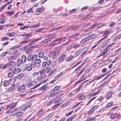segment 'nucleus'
Listing matches in <instances>:
<instances>
[{"label":"nucleus","instance_id":"nucleus-1","mask_svg":"<svg viewBox=\"0 0 121 121\" xmlns=\"http://www.w3.org/2000/svg\"><path fill=\"white\" fill-rule=\"evenodd\" d=\"M41 84V83H40L31 88L32 89H35V90H37L38 92H39V94H41L43 93L41 87L38 88V87L40 86Z\"/></svg>","mask_w":121,"mask_h":121},{"label":"nucleus","instance_id":"nucleus-2","mask_svg":"<svg viewBox=\"0 0 121 121\" xmlns=\"http://www.w3.org/2000/svg\"><path fill=\"white\" fill-rule=\"evenodd\" d=\"M66 56L65 55L62 54L59 56L58 60V61L59 63H61L63 61L65 60V58Z\"/></svg>","mask_w":121,"mask_h":121},{"label":"nucleus","instance_id":"nucleus-3","mask_svg":"<svg viewBox=\"0 0 121 121\" xmlns=\"http://www.w3.org/2000/svg\"><path fill=\"white\" fill-rule=\"evenodd\" d=\"M60 53L58 51H53L51 55V57L52 59L55 58L56 57L59 55Z\"/></svg>","mask_w":121,"mask_h":121},{"label":"nucleus","instance_id":"nucleus-4","mask_svg":"<svg viewBox=\"0 0 121 121\" xmlns=\"http://www.w3.org/2000/svg\"><path fill=\"white\" fill-rule=\"evenodd\" d=\"M9 70L13 71L14 73H19L21 71V69L20 68H9Z\"/></svg>","mask_w":121,"mask_h":121},{"label":"nucleus","instance_id":"nucleus-5","mask_svg":"<svg viewBox=\"0 0 121 121\" xmlns=\"http://www.w3.org/2000/svg\"><path fill=\"white\" fill-rule=\"evenodd\" d=\"M36 84V82L34 81H33L27 83V85L28 87L30 88L33 86L35 85Z\"/></svg>","mask_w":121,"mask_h":121},{"label":"nucleus","instance_id":"nucleus-6","mask_svg":"<svg viewBox=\"0 0 121 121\" xmlns=\"http://www.w3.org/2000/svg\"><path fill=\"white\" fill-rule=\"evenodd\" d=\"M26 88L25 85V84H23L20 86L17 89V90L19 91H22L25 90Z\"/></svg>","mask_w":121,"mask_h":121},{"label":"nucleus","instance_id":"nucleus-7","mask_svg":"<svg viewBox=\"0 0 121 121\" xmlns=\"http://www.w3.org/2000/svg\"><path fill=\"white\" fill-rule=\"evenodd\" d=\"M78 29V28L76 26L71 27L66 29V31H71L74 30H76Z\"/></svg>","mask_w":121,"mask_h":121},{"label":"nucleus","instance_id":"nucleus-8","mask_svg":"<svg viewBox=\"0 0 121 121\" xmlns=\"http://www.w3.org/2000/svg\"><path fill=\"white\" fill-rule=\"evenodd\" d=\"M44 10V9L43 7L39 8L37 9L36 11L37 12L39 13H36L37 14H39L42 13Z\"/></svg>","mask_w":121,"mask_h":121},{"label":"nucleus","instance_id":"nucleus-9","mask_svg":"<svg viewBox=\"0 0 121 121\" xmlns=\"http://www.w3.org/2000/svg\"><path fill=\"white\" fill-rule=\"evenodd\" d=\"M41 88L43 93L49 88V87L47 86V85H45L42 87Z\"/></svg>","mask_w":121,"mask_h":121},{"label":"nucleus","instance_id":"nucleus-10","mask_svg":"<svg viewBox=\"0 0 121 121\" xmlns=\"http://www.w3.org/2000/svg\"><path fill=\"white\" fill-rule=\"evenodd\" d=\"M32 36V35L31 34H24V37L23 39H27L28 38Z\"/></svg>","mask_w":121,"mask_h":121},{"label":"nucleus","instance_id":"nucleus-11","mask_svg":"<svg viewBox=\"0 0 121 121\" xmlns=\"http://www.w3.org/2000/svg\"><path fill=\"white\" fill-rule=\"evenodd\" d=\"M23 114V112H18L14 114L13 116L16 115V116L17 117H18L21 116Z\"/></svg>","mask_w":121,"mask_h":121},{"label":"nucleus","instance_id":"nucleus-12","mask_svg":"<svg viewBox=\"0 0 121 121\" xmlns=\"http://www.w3.org/2000/svg\"><path fill=\"white\" fill-rule=\"evenodd\" d=\"M11 80L10 79L9 80H5L4 82V86H7L10 84V81Z\"/></svg>","mask_w":121,"mask_h":121},{"label":"nucleus","instance_id":"nucleus-13","mask_svg":"<svg viewBox=\"0 0 121 121\" xmlns=\"http://www.w3.org/2000/svg\"><path fill=\"white\" fill-rule=\"evenodd\" d=\"M62 91H59L56 92L54 93L51 94L49 95V97L51 98L52 97L55 96L56 95L58 94L59 93H60L61 92H62Z\"/></svg>","mask_w":121,"mask_h":121},{"label":"nucleus","instance_id":"nucleus-14","mask_svg":"<svg viewBox=\"0 0 121 121\" xmlns=\"http://www.w3.org/2000/svg\"><path fill=\"white\" fill-rule=\"evenodd\" d=\"M73 48H76L79 47L80 46V44L76 43H74L72 44Z\"/></svg>","mask_w":121,"mask_h":121},{"label":"nucleus","instance_id":"nucleus-15","mask_svg":"<svg viewBox=\"0 0 121 121\" xmlns=\"http://www.w3.org/2000/svg\"><path fill=\"white\" fill-rule=\"evenodd\" d=\"M39 72L41 75L43 76L44 78L46 77V74L45 73L44 70L43 69L41 70Z\"/></svg>","mask_w":121,"mask_h":121},{"label":"nucleus","instance_id":"nucleus-16","mask_svg":"<svg viewBox=\"0 0 121 121\" xmlns=\"http://www.w3.org/2000/svg\"><path fill=\"white\" fill-rule=\"evenodd\" d=\"M17 103H14V104L13 103L9 105L8 106V108H11L15 107L16 106Z\"/></svg>","mask_w":121,"mask_h":121},{"label":"nucleus","instance_id":"nucleus-17","mask_svg":"<svg viewBox=\"0 0 121 121\" xmlns=\"http://www.w3.org/2000/svg\"><path fill=\"white\" fill-rule=\"evenodd\" d=\"M112 92L111 91H110L108 93L107 95L106 96V98L107 99H109L110 98L112 97Z\"/></svg>","mask_w":121,"mask_h":121},{"label":"nucleus","instance_id":"nucleus-18","mask_svg":"<svg viewBox=\"0 0 121 121\" xmlns=\"http://www.w3.org/2000/svg\"><path fill=\"white\" fill-rule=\"evenodd\" d=\"M24 75V74L23 73L20 74L16 76V78L18 79H20L23 77Z\"/></svg>","mask_w":121,"mask_h":121},{"label":"nucleus","instance_id":"nucleus-19","mask_svg":"<svg viewBox=\"0 0 121 121\" xmlns=\"http://www.w3.org/2000/svg\"><path fill=\"white\" fill-rule=\"evenodd\" d=\"M84 49V48H81L79 49L78 51H77L75 53V54L77 56L79 54L81 53L83 50Z\"/></svg>","mask_w":121,"mask_h":121},{"label":"nucleus","instance_id":"nucleus-20","mask_svg":"<svg viewBox=\"0 0 121 121\" xmlns=\"http://www.w3.org/2000/svg\"><path fill=\"white\" fill-rule=\"evenodd\" d=\"M15 85L14 84L12 85L10 88L9 87L8 89V91H10L13 90L15 88Z\"/></svg>","mask_w":121,"mask_h":121},{"label":"nucleus","instance_id":"nucleus-21","mask_svg":"<svg viewBox=\"0 0 121 121\" xmlns=\"http://www.w3.org/2000/svg\"><path fill=\"white\" fill-rule=\"evenodd\" d=\"M96 26V25L95 24L92 26L89 27L86 30V31H89L91 29H92L93 28H95Z\"/></svg>","mask_w":121,"mask_h":121},{"label":"nucleus","instance_id":"nucleus-22","mask_svg":"<svg viewBox=\"0 0 121 121\" xmlns=\"http://www.w3.org/2000/svg\"><path fill=\"white\" fill-rule=\"evenodd\" d=\"M26 56L24 55L22 56L21 60L23 63H25L26 61Z\"/></svg>","mask_w":121,"mask_h":121},{"label":"nucleus","instance_id":"nucleus-23","mask_svg":"<svg viewBox=\"0 0 121 121\" xmlns=\"http://www.w3.org/2000/svg\"><path fill=\"white\" fill-rule=\"evenodd\" d=\"M22 63H23V62H22L21 59H18L17 61V65L18 66H19L21 65Z\"/></svg>","mask_w":121,"mask_h":121},{"label":"nucleus","instance_id":"nucleus-24","mask_svg":"<svg viewBox=\"0 0 121 121\" xmlns=\"http://www.w3.org/2000/svg\"><path fill=\"white\" fill-rule=\"evenodd\" d=\"M52 69L51 67L49 66L46 68L45 69V71L47 73H48L51 71Z\"/></svg>","mask_w":121,"mask_h":121},{"label":"nucleus","instance_id":"nucleus-25","mask_svg":"<svg viewBox=\"0 0 121 121\" xmlns=\"http://www.w3.org/2000/svg\"><path fill=\"white\" fill-rule=\"evenodd\" d=\"M77 116V114H75L72 116L71 117L69 118L67 120V121H71L74 118Z\"/></svg>","mask_w":121,"mask_h":121},{"label":"nucleus","instance_id":"nucleus-26","mask_svg":"<svg viewBox=\"0 0 121 121\" xmlns=\"http://www.w3.org/2000/svg\"><path fill=\"white\" fill-rule=\"evenodd\" d=\"M31 105V103H29L27 106L24 107L23 109V111H25L27 109L29 108Z\"/></svg>","mask_w":121,"mask_h":121},{"label":"nucleus","instance_id":"nucleus-27","mask_svg":"<svg viewBox=\"0 0 121 121\" xmlns=\"http://www.w3.org/2000/svg\"><path fill=\"white\" fill-rule=\"evenodd\" d=\"M15 34L14 32H13L12 33L9 32L6 34V35L9 36V37L13 36L14 35H15Z\"/></svg>","mask_w":121,"mask_h":121},{"label":"nucleus","instance_id":"nucleus-28","mask_svg":"<svg viewBox=\"0 0 121 121\" xmlns=\"http://www.w3.org/2000/svg\"><path fill=\"white\" fill-rule=\"evenodd\" d=\"M9 65V66H15L16 65V63L14 62L13 61H10L9 63L8 64Z\"/></svg>","mask_w":121,"mask_h":121},{"label":"nucleus","instance_id":"nucleus-29","mask_svg":"<svg viewBox=\"0 0 121 121\" xmlns=\"http://www.w3.org/2000/svg\"><path fill=\"white\" fill-rule=\"evenodd\" d=\"M44 53L43 52H39L38 54L39 57V58H42L44 55Z\"/></svg>","mask_w":121,"mask_h":121},{"label":"nucleus","instance_id":"nucleus-30","mask_svg":"<svg viewBox=\"0 0 121 121\" xmlns=\"http://www.w3.org/2000/svg\"><path fill=\"white\" fill-rule=\"evenodd\" d=\"M42 66L44 68H46L49 66V65L45 62H43L42 64Z\"/></svg>","mask_w":121,"mask_h":121},{"label":"nucleus","instance_id":"nucleus-31","mask_svg":"<svg viewBox=\"0 0 121 121\" xmlns=\"http://www.w3.org/2000/svg\"><path fill=\"white\" fill-rule=\"evenodd\" d=\"M35 62L36 64H39L41 62V60L39 59H36L35 60Z\"/></svg>","mask_w":121,"mask_h":121},{"label":"nucleus","instance_id":"nucleus-32","mask_svg":"<svg viewBox=\"0 0 121 121\" xmlns=\"http://www.w3.org/2000/svg\"><path fill=\"white\" fill-rule=\"evenodd\" d=\"M113 103V102H110L108 103L107 105H106V108H108L110 107L112 105Z\"/></svg>","mask_w":121,"mask_h":121},{"label":"nucleus","instance_id":"nucleus-33","mask_svg":"<svg viewBox=\"0 0 121 121\" xmlns=\"http://www.w3.org/2000/svg\"><path fill=\"white\" fill-rule=\"evenodd\" d=\"M11 71V72H9L8 73V76L9 77H11L13 75L14 73L13 71Z\"/></svg>","mask_w":121,"mask_h":121},{"label":"nucleus","instance_id":"nucleus-34","mask_svg":"<svg viewBox=\"0 0 121 121\" xmlns=\"http://www.w3.org/2000/svg\"><path fill=\"white\" fill-rule=\"evenodd\" d=\"M35 64V63L34 62H32L30 63V66H31L32 68H34L36 66Z\"/></svg>","mask_w":121,"mask_h":121},{"label":"nucleus","instance_id":"nucleus-35","mask_svg":"<svg viewBox=\"0 0 121 121\" xmlns=\"http://www.w3.org/2000/svg\"><path fill=\"white\" fill-rule=\"evenodd\" d=\"M62 27V26H60L57 28H54L51 29L52 31H53L54 30H57L59 29Z\"/></svg>","mask_w":121,"mask_h":121},{"label":"nucleus","instance_id":"nucleus-36","mask_svg":"<svg viewBox=\"0 0 121 121\" xmlns=\"http://www.w3.org/2000/svg\"><path fill=\"white\" fill-rule=\"evenodd\" d=\"M98 105L92 107L91 109L93 112L96 109L98 108Z\"/></svg>","mask_w":121,"mask_h":121},{"label":"nucleus","instance_id":"nucleus-37","mask_svg":"<svg viewBox=\"0 0 121 121\" xmlns=\"http://www.w3.org/2000/svg\"><path fill=\"white\" fill-rule=\"evenodd\" d=\"M37 57V54H35L34 55L32 54V60L33 61L35 58H36Z\"/></svg>","mask_w":121,"mask_h":121},{"label":"nucleus","instance_id":"nucleus-38","mask_svg":"<svg viewBox=\"0 0 121 121\" xmlns=\"http://www.w3.org/2000/svg\"><path fill=\"white\" fill-rule=\"evenodd\" d=\"M30 39H28L27 40H24L23 41H22L20 43V44H21L23 43H27L28 42H29L30 41Z\"/></svg>","mask_w":121,"mask_h":121},{"label":"nucleus","instance_id":"nucleus-39","mask_svg":"<svg viewBox=\"0 0 121 121\" xmlns=\"http://www.w3.org/2000/svg\"><path fill=\"white\" fill-rule=\"evenodd\" d=\"M16 58L15 57L13 56H11L8 57V59L9 61L15 59Z\"/></svg>","mask_w":121,"mask_h":121},{"label":"nucleus","instance_id":"nucleus-40","mask_svg":"<svg viewBox=\"0 0 121 121\" xmlns=\"http://www.w3.org/2000/svg\"><path fill=\"white\" fill-rule=\"evenodd\" d=\"M55 36L56 35L55 34H51L48 35V37L49 38V39L50 38H54Z\"/></svg>","mask_w":121,"mask_h":121},{"label":"nucleus","instance_id":"nucleus-41","mask_svg":"<svg viewBox=\"0 0 121 121\" xmlns=\"http://www.w3.org/2000/svg\"><path fill=\"white\" fill-rule=\"evenodd\" d=\"M53 113H51L49 115H48L46 118V120H48L53 115Z\"/></svg>","mask_w":121,"mask_h":121},{"label":"nucleus","instance_id":"nucleus-42","mask_svg":"<svg viewBox=\"0 0 121 121\" xmlns=\"http://www.w3.org/2000/svg\"><path fill=\"white\" fill-rule=\"evenodd\" d=\"M96 37V35L95 34H93L89 36V37L90 39H92L95 38Z\"/></svg>","mask_w":121,"mask_h":121},{"label":"nucleus","instance_id":"nucleus-43","mask_svg":"<svg viewBox=\"0 0 121 121\" xmlns=\"http://www.w3.org/2000/svg\"><path fill=\"white\" fill-rule=\"evenodd\" d=\"M73 58V56H70L67 59L66 61L67 62H68L71 60Z\"/></svg>","mask_w":121,"mask_h":121},{"label":"nucleus","instance_id":"nucleus-44","mask_svg":"<svg viewBox=\"0 0 121 121\" xmlns=\"http://www.w3.org/2000/svg\"><path fill=\"white\" fill-rule=\"evenodd\" d=\"M44 113L43 110L41 109L39 110L37 113V114L38 116H39L40 114H42Z\"/></svg>","mask_w":121,"mask_h":121},{"label":"nucleus","instance_id":"nucleus-45","mask_svg":"<svg viewBox=\"0 0 121 121\" xmlns=\"http://www.w3.org/2000/svg\"><path fill=\"white\" fill-rule=\"evenodd\" d=\"M5 20V18H0V23H4Z\"/></svg>","mask_w":121,"mask_h":121},{"label":"nucleus","instance_id":"nucleus-46","mask_svg":"<svg viewBox=\"0 0 121 121\" xmlns=\"http://www.w3.org/2000/svg\"><path fill=\"white\" fill-rule=\"evenodd\" d=\"M110 31V30H106L105 31H104V35H108V36L109 33Z\"/></svg>","mask_w":121,"mask_h":121},{"label":"nucleus","instance_id":"nucleus-47","mask_svg":"<svg viewBox=\"0 0 121 121\" xmlns=\"http://www.w3.org/2000/svg\"><path fill=\"white\" fill-rule=\"evenodd\" d=\"M32 60V54H30L28 56L27 58V60L28 61H30Z\"/></svg>","mask_w":121,"mask_h":121},{"label":"nucleus","instance_id":"nucleus-48","mask_svg":"<svg viewBox=\"0 0 121 121\" xmlns=\"http://www.w3.org/2000/svg\"><path fill=\"white\" fill-rule=\"evenodd\" d=\"M85 95H83L81 96L80 97H79V100H81L83 99L85 97Z\"/></svg>","mask_w":121,"mask_h":121},{"label":"nucleus","instance_id":"nucleus-49","mask_svg":"<svg viewBox=\"0 0 121 121\" xmlns=\"http://www.w3.org/2000/svg\"><path fill=\"white\" fill-rule=\"evenodd\" d=\"M59 88L60 87L59 86H55V87L54 89L53 90H52L51 91V92H54L55 91H56V90H57L58 89H59Z\"/></svg>","mask_w":121,"mask_h":121},{"label":"nucleus","instance_id":"nucleus-50","mask_svg":"<svg viewBox=\"0 0 121 121\" xmlns=\"http://www.w3.org/2000/svg\"><path fill=\"white\" fill-rule=\"evenodd\" d=\"M103 36H104V38H102V39H101L99 41V42H100L102 40H104V39H105V38H106L108 36V35H104V34H103Z\"/></svg>","mask_w":121,"mask_h":121},{"label":"nucleus","instance_id":"nucleus-51","mask_svg":"<svg viewBox=\"0 0 121 121\" xmlns=\"http://www.w3.org/2000/svg\"><path fill=\"white\" fill-rule=\"evenodd\" d=\"M99 93V91H98L97 92H94L92 93L91 94V96H93L95 95H97V94H98Z\"/></svg>","mask_w":121,"mask_h":121},{"label":"nucleus","instance_id":"nucleus-52","mask_svg":"<svg viewBox=\"0 0 121 121\" xmlns=\"http://www.w3.org/2000/svg\"><path fill=\"white\" fill-rule=\"evenodd\" d=\"M61 98H60L57 99L56 100L54 101V104L58 102L61 100Z\"/></svg>","mask_w":121,"mask_h":121},{"label":"nucleus","instance_id":"nucleus-53","mask_svg":"<svg viewBox=\"0 0 121 121\" xmlns=\"http://www.w3.org/2000/svg\"><path fill=\"white\" fill-rule=\"evenodd\" d=\"M43 77L42 76H40L38 77L37 78V80L39 81H41L43 79Z\"/></svg>","mask_w":121,"mask_h":121},{"label":"nucleus","instance_id":"nucleus-54","mask_svg":"<svg viewBox=\"0 0 121 121\" xmlns=\"http://www.w3.org/2000/svg\"><path fill=\"white\" fill-rule=\"evenodd\" d=\"M96 98V97H94L92 98L90 100H89L88 103L86 104V105H87L88 104H89L90 103H91V102L94 99H95Z\"/></svg>","mask_w":121,"mask_h":121},{"label":"nucleus","instance_id":"nucleus-55","mask_svg":"<svg viewBox=\"0 0 121 121\" xmlns=\"http://www.w3.org/2000/svg\"><path fill=\"white\" fill-rule=\"evenodd\" d=\"M48 65H50L52 63V62L51 60L50 59H48L46 61V62H45Z\"/></svg>","mask_w":121,"mask_h":121},{"label":"nucleus","instance_id":"nucleus-56","mask_svg":"<svg viewBox=\"0 0 121 121\" xmlns=\"http://www.w3.org/2000/svg\"><path fill=\"white\" fill-rule=\"evenodd\" d=\"M40 24L38 23L37 24H35V25H33L32 26H30V28H33L35 27H36L38 26Z\"/></svg>","mask_w":121,"mask_h":121},{"label":"nucleus","instance_id":"nucleus-57","mask_svg":"<svg viewBox=\"0 0 121 121\" xmlns=\"http://www.w3.org/2000/svg\"><path fill=\"white\" fill-rule=\"evenodd\" d=\"M8 52H4L3 53L0 55V56L2 57L5 56L6 54L8 53Z\"/></svg>","mask_w":121,"mask_h":121},{"label":"nucleus","instance_id":"nucleus-58","mask_svg":"<svg viewBox=\"0 0 121 121\" xmlns=\"http://www.w3.org/2000/svg\"><path fill=\"white\" fill-rule=\"evenodd\" d=\"M6 13L9 14V16L13 14L14 13L13 11H9L8 12H6Z\"/></svg>","mask_w":121,"mask_h":121},{"label":"nucleus","instance_id":"nucleus-59","mask_svg":"<svg viewBox=\"0 0 121 121\" xmlns=\"http://www.w3.org/2000/svg\"><path fill=\"white\" fill-rule=\"evenodd\" d=\"M89 121H95L96 119H95L93 117L92 118L90 117H88Z\"/></svg>","mask_w":121,"mask_h":121},{"label":"nucleus","instance_id":"nucleus-60","mask_svg":"<svg viewBox=\"0 0 121 121\" xmlns=\"http://www.w3.org/2000/svg\"><path fill=\"white\" fill-rule=\"evenodd\" d=\"M72 47L73 46L72 45H72H70L68 46V47L67 49V50L68 51L71 49L72 48Z\"/></svg>","mask_w":121,"mask_h":121},{"label":"nucleus","instance_id":"nucleus-61","mask_svg":"<svg viewBox=\"0 0 121 121\" xmlns=\"http://www.w3.org/2000/svg\"><path fill=\"white\" fill-rule=\"evenodd\" d=\"M32 69V68L31 67V66L30 65L28 66V67L26 69L27 71H29L31 70Z\"/></svg>","mask_w":121,"mask_h":121},{"label":"nucleus","instance_id":"nucleus-62","mask_svg":"<svg viewBox=\"0 0 121 121\" xmlns=\"http://www.w3.org/2000/svg\"><path fill=\"white\" fill-rule=\"evenodd\" d=\"M86 42V40L84 38L81 41L80 43L82 44Z\"/></svg>","mask_w":121,"mask_h":121},{"label":"nucleus","instance_id":"nucleus-63","mask_svg":"<svg viewBox=\"0 0 121 121\" xmlns=\"http://www.w3.org/2000/svg\"><path fill=\"white\" fill-rule=\"evenodd\" d=\"M9 66V65L7 64L3 65V68L4 69H5L8 67Z\"/></svg>","mask_w":121,"mask_h":121},{"label":"nucleus","instance_id":"nucleus-64","mask_svg":"<svg viewBox=\"0 0 121 121\" xmlns=\"http://www.w3.org/2000/svg\"><path fill=\"white\" fill-rule=\"evenodd\" d=\"M116 23L114 22H112L110 23V24L109 25V27H112L115 25Z\"/></svg>","mask_w":121,"mask_h":121}]
</instances>
